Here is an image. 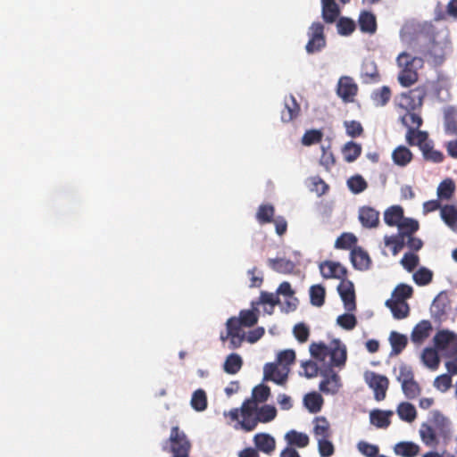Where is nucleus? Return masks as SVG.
Returning <instances> with one entry per match:
<instances>
[{"instance_id":"16","label":"nucleus","mask_w":457,"mask_h":457,"mask_svg":"<svg viewBox=\"0 0 457 457\" xmlns=\"http://www.w3.org/2000/svg\"><path fill=\"white\" fill-rule=\"evenodd\" d=\"M321 276L324 278H337L343 280L346 278L347 270L339 262L325 261L320 264Z\"/></svg>"},{"instance_id":"13","label":"nucleus","mask_w":457,"mask_h":457,"mask_svg":"<svg viewBox=\"0 0 457 457\" xmlns=\"http://www.w3.org/2000/svg\"><path fill=\"white\" fill-rule=\"evenodd\" d=\"M337 93L345 103H352L358 93V86L351 77L343 76L338 80Z\"/></svg>"},{"instance_id":"46","label":"nucleus","mask_w":457,"mask_h":457,"mask_svg":"<svg viewBox=\"0 0 457 457\" xmlns=\"http://www.w3.org/2000/svg\"><path fill=\"white\" fill-rule=\"evenodd\" d=\"M280 303L281 301L276 293H270L267 291H262L260 294L259 300L256 302V304L270 305V310L265 309V312L270 315L273 313L274 307Z\"/></svg>"},{"instance_id":"20","label":"nucleus","mask_w":457,"mask_h":457,"mask_svg":"<svg viewBox=\"0 0 457 457\" xmlns=\"http://www.w3.org/2000/svg\"><path fill=\"white\" fill-rule=\"evenodd\" d=\"M359 220L364 228H376L379 223V212L372 207L362 206L359 210Z\"/></svg>"},{"instance_id":"35","label":"nucleus","mask_w":457,"mask_h":457,"mask_svg":"<svg viewBox=\"0 0 457 457\" xmlns=\"http://www.w3.org/2000/svg\"><path fill=\"white\" fill-rule=\"evenodd\" d=\"M412 153L409 148L403 145L396 147L392 154L394 162L401 167L409 164L412 160Z\"/></svg>"},{"instance_id":"36","label":"nucleus","mask_w":457,"mask_h":457,"mask_svg":"<svg viewBox=\"0 0 457 457\" xmlns=\"http://www.w3.org/2000/svg\"><path fill=\"white\" fill-rule=\"evenodd\" d=\"M403 218V209L399 205H394L386 210L384 220L390 227H398Z\"/></svg>"},{"instance_id":"30","label":"nucleus","mask_w":457,"mask_h":457,"mask_svg":"<svg viewBox=\"0 0 457 457\" xmlns=\"http://www.w3.org/2000/svg\"><path fill=\"white\" fill-rule=\"evenodd\" d=\"M256 448L267 454L271 453L276 448V441L269 434L260 433L253 438Z\"/></svg>"},{"instance_id":"27","label":"nucleus","mask_w":457,"mask_h":457,"mask_svg":"<svg viewBox=\"0 0 457 457\" xmlns=\"http://www.w3.org/2000/svg\"><path fill=\"white\" fill-rule=\"evenodd\" d=\"M330 366L343 367L346 361V348L345 345H340L338 341L335 342L333 347H329Z\"/></svg>"},{"instance_id":"8","label":"nucleus","mask_w":457,"mask_h":457,"mask_svg":"<svg viewBox=\"0 0 457 457\" xmlns=\"http://www.w3.org/2000/svg\"><path fill=\"white\" fill-rule=\"evenodd\" d=\"M364 378L368 386L374 391L375 399L377 401L384 400L389 386L388 378L373 371L366 372Z\"/></svg>"},{"instance_id":"49","label":"nucleus","mask_w":457,"mask_h":457,"mask_svg":"<svg viewBox=\"0 0 457 457\" xmlns=\"http://www.w3.org/2000/svg\"><path fill=\"white\" fill-rule=\"evenodd\" d=\"M191 407L196 411H204L208 405L207 395L204 389L195 390L191 397Z\"/></svg>"},{"instance_id":"51","label":"nucleus","mask_w":457,"mask_h":457,"mask_svg":"<svg viewBox=\"0 0 457 457\" xmlns=\"http://www.w3.org/2000/svg\"><path fill=\"white\" fill-rule=\"evenodd\" d=\"M391 89L387 86H383L382 87L375 90L372 93L371 98L376 106H385L391 98Z\"/></svg>"},{"instance_id":"39","label":"nucleus","mask_w":457,"mask_h":457,"mask_svg":"<svg viewBox=\"0 0 457 457\" xmlns=\"http://www.w3.org/2000/svg\"><path fill=\"white\" fill-rule=\"evenodd\" d=\"M323 402L322 396L317 392L309 393L303 398L304 405L311 413L319 412L322 408Z\"/></svg>"},{"instance_id":"18","label":"nucleus","mask_w":457,"mask_h":457,"mask_svg":"<svg viewBox=\"0 0 457 457\" xmlns=\"http://www.w3.org/2000/svg\"><path fill=\"white\" fill-rule=\"evenodd\" d=\"M301 108L295 97L292 95L284 100V109L281 111V120L290 122L299 116Z\"/></svg>"},{"instance_id":"64","label":"nucleus","mask_w":457,"mask_h":457,"mask_svg":"<svg viewBox=\"0 0 457 457\" xmlns=\"http://www.w3.org/2000/svg\"><path fill=\"white\" fill-rule=\"evenodd\" d=\"M337 27L338 33L343 36H349L356 28L354 21L345 17H342L338 20Z\"/></svg>"},{"instance_id":"41","label":"nucleus","mask_w":457,"mask_h":457,"mask_svg":"<svg viewBox=\"0 0 457 457\" xmlns=\"http://www.w3.org/2000/svg\"><path fill=\"white\" fill-rule=\"evenodd\" d=\"M242 366L243 360L241 356L237 353H230L224 361L223 370L228 374L235 375L241 370Z\"/></svg>"},{"instance_id":"19","label":"nucleus","mask_w":457,"mask_h":457,"mask_svg":"<svg viewBox=\"0 0 457 457\" xmlns=\"http://www.w3.org/2000/svg\"><path fill=\"white\" fill-rule=\"evenodd\" d=\"M361 79L365 84L377 83L380 80L378 66L374 61L365 60L362 62Z\"/></svg>"},{"instance_id":"40","label":"nucleus","mask_w":457,"mask_h":457,"mask_svg":"<svg viewBox=\"0 0 457 457\" xmlns=\"http://www.w3.org/2000/svg\"><path fill=\"white\" fill-rule=\"evenodd\" d=\"M396 412L402 420L409 423L414 421L417 417V411L414 405L408 402L400 403Z\"/></svg>"},{"instance_id":"54","label":"nucleus","mask_w":457,"mask_h":457,"mask_svg":"<svg viewBox=\"0 0 457 457\" xmlns=\"http://www.w3.org/2000/svg\"><path fill=\"white\" fill-rule=\"evenodd\" d=\"M455 191L454 182L450 179L443 180L437 187V196L440 199L449 200Z\"/></svg>"},{"instance_id":"42","label":"nucleus","mask_w":457,"mask_h":457,"mask_svg":"<svg viewBox=\"0 0 457 457\" xmlns=\"http://www.w3.org/2000/svg\"><path fill=\"white\" fill-rule=\"evenodd\" d=\"M438 350L436 347H427L423 350L421 354V360L423 363L429 369L435 370L438 368L440 359L438 356Z\"/></svg>"},{"instance_id":"15","label":"nucleus","mask_w":457,"mask_h":457,"mask_svg":"<svg viewBox=\"0 0 457 457\" xmlns=\"http://www.w3.org/2000/svg\"><path fill=\"white\" fill-rule=\"evenodd\" d=\"M277 295L285 297V302L281 307L282 311L288 313L296 310L298 300L295 297V291L287 281L282 282L276 291Z\"/></svg>"},{"instance_id":"62","label":"nucleus","mask_w":457,"mask_h":457,"mask_svg":"<svg viewBox=\"0 0 457 457\" xmlns=\"http://www.w3.org/2000/svg\"><path fill=\"white\" fill-rule=\"evenodd\" d=\"M319 453L321 457H330L335 453V447L331 437H326L317 440Z\"/></svg>"},{"instance_id":"55","label":"nucleus","mask_w":457,"mask_h":457,"mask_svg":"<svg viewBox=\"0 0 457 457\" xmlns=\"http://www.w3.org/2000/svg\"><path fill=\"white\" fill-rule=\"evenodd\" d=\"M413 295V288L407 284H399L392 293L390 300H397L406 302Z\"/></svg>"},{"instance_id":"59","label":"nucleus","mask_w":457,"mask_h":457,"mask_svg":"<svg viewBox=\"0 0 457 457\" xmlns=\"http://www.w3.org/2000/svg\"><path fill=\"white\" fill-rule=\"evenodd\" d=\"M270 395V389L268 386L264 384H260L253 387L252 392V401H254L257 404L258 403H264L268 400Z\"/></svg>"},{"instance_id":"44","label":"nucleus","mask_w":457,"mask_h":457,"mask_svg":"<svg viewBox=\"0 0 457 457\" xmlns=\"http://www.w3.org/2000/svg\"><path fill=\"white\" fill-rule=\"evenodd\" d=\"M275 208L270 204H261L256 212L255 218L260 224L270 223L274 220Z\"/></svg>"},{"instance_id":"7","label":"nucleus","mask_w":457,"mask_h":457,"mask_svg":"<svg viewBox=\"0 0 457 457\" xmlns=\"http://www.w3.org/2000/svg\"><path fill=\"white\" fill-rule=\"evenodd\" d=\"M309 41L305 46L308 54L320 52L326 46L324 26L320 22H313L308 30Z\"/></svg>"},{"instance_id":"60","label":"nucleus","mask_w":457,"mask_h":457,"mask_svg":"<svg viewBox=\"0 0 457 457\" xmlns=\"http://www.w3.org/2000/svg\"><path fill=\"white\" fill-rule=\"evenodd\" d=\"M413 280L419 286H426L432 281L433 272L427 268H420L413 273Z\"/></svg>"},{"instance_id":"23","label":"nucleus","mask_w":457,"mask_h":457,"mask_svg":"<svg viewBox=\"0 0 457 457\" xmlns=\"http://www.w3.org/2000/svg\"><path fill=\"white\" fill-rule=\"evenodd\" d=\"M432 329L430 321L426 320L420 321L411 331V341L417 345L422 344L429 337Z\"/></svg>"},{"instance_id":"17","label":"nucleus","mask_w":457,"mask_h":457,"mask_svg":"<svg viewBox=\"0 0 457 457\" xmlns=\"http://www.w3.org/2000/svg\"><path fill=\"white\" fill-rule=\"evenodd\" d=\"M324 379L320 383V390L325 394H336L338 392L341 383L340 378L332 370L322 372Z\"/></svg>"},{"instance_id":"9","label":"nucleus","mask_w":457,"mask_h":457,"mask_svg":"<svg viewBox=\"0 0 457 457\" xmlns=\"http://www.w3.org/2000/svg\"><path fill=\"white\" fill-rule=\"evenodd\" d=\"M242 420L241 428L247 431H253L256 428L257 403L252 400H245L240 408Z\"/></svg>"},{"instance_id":"25","label":"nucleus","mask_w":457,"mask_h":457,"mask_svg":"<svg viewBox=\"0 0 457 457\" xmlns=\"http://www.w3.org/2000/svg\"><path fill=\"white\" fill-rule=\"evenodd\" d=\"M321 16L326 23H333L340 14V8L335 0H321Z\"/></svg>"},{"instance_id":"52","label":"nucleus","mask_w":457,"mask_h":457,"mask_svg":"<svg viewBox=\"0 0 457 457\" xmlns=\"http://www.w3.org/2000/svg\"><path fill=\"white\" fill-rule=\"evenodd\" d=\"M397 228H399V234L406 237L415 233L419 229L420 225L418 220L403 217Z\"/></svg>"},{"instance_id":"32","label":"nucleus","mask_w":457,"mask_h":457,"mask_svg":"<svg viewBox=\"0 0 457 457\" xmlns=\"http://www.w3.org/2000/svg\"><path fill=\"white\" fill-rule=\"evenodd\" d=\"M386 305L390 309L395 319L402 320L409 315L410 308L406 302L388 299Z\"/></svg>"},{"instance_id":"11","label":"nucleus","mask_w":457,"mask_h":457,"mask_svg":"<svg viewBox=\"0 0 457 457\" xmlns=\"http://www.w3.org/2000/svg\"><path fill=\"white\" fill-rule=\"evenodd\" d=\"M451 310V300L446 292H440L433 300L430 312L436 320H445Z\"/></svg>"},{"instance_id":"38","label":"nucleus","mask_w":457,"mask_h":457,"mask_svg":"<svg viewBox=\"0 0 457 457\" xmlns=\"http://www.w3.org/2000/svg\"><path fill=\"white\" fill-rule=\"evenodd\" d=\"M442 220L454 232L457 227V208L452 204H446L440 210Z\"/></svg>"},{"instance_id":"63","label":"nucleus","mask_w":457,"mask_h":457,"mask_svg":"<svg viewBox=\"0 0 457 457\" xmlns=\"http://www.w3.org/2000/svg\"><path fill=\"white\" fill-rule=\"evenodd\" d=\"M323 133L319 129H310L305 131L302 137V144L309 146L314 144H318L322 140Z\"/></svg>"},{"instance_id":"26","label":"nucleus","mask_w":457,"mask_h":457,"mask_svg":"<svg viewBox=\"0 0 457 457\" xmlns=\"http://www.w3.org/2000/svg\"><path fill=\"white\" fill-rule=\"evenodd\" d=\"M393 414L392 411L373 410L370 413V420L378 428H387L391 424L390 418Z\"/></svg>"},{"instance_id":"50","label":"nucleus","mask_w":457,"mask_h":457,"mask_svg":"<svg viewBox=\"0 0 457 457\" xmlns=\"http://www.w3.org/2000/svg\"><path fill=\"white\" fill-rule=\"evenodd\" d=\"M326 289L322 285L317 284L310 287V301L313 306L321 307L325 303Z\"/></svg>"},{"instance_id":"29","label":"nucleus","mask_w":457,"mask_h":457,"mask_svg":"<svg viewBox=\"0 0 457 457\" xmlns=\"http://www.w3.org/2000/svg\"><path fill=\"white\" fill-rule=\"evenodd\" d=\"M420 451V445L411 441L399 442L394 447L395 453L402 457H416Z\"/></svg>"},{"instance_id":"48","label":"nucleus","mask_w":457,"mask_h":457,"mask_svg":"<svg viewBox=\"0 0 457 457\" xmlns=\"http://www.w3.org/2000/svg\"><path fill=\"white\" fill-rule=\"evenodd\" d=\"M277 416V410L274 406L265 404L262 407H257V415H256V426L259 422L261 423H268L273 420Z\"/></svg>"},{"instance_id":"3","label":"nucleus","mask_w":457,"mask_h":457,"mask_svg":"<svg viewBox=\"0 0 457 457\" xmlns=\"http://www.w3.org/2000/svg\"><path fill=\"white\" fill-rule=\"evenodd\" d=\"M434 346L445 357L457 355V334L450 330H439L434 337Z\"/></svg>"},{"instance_id":"34","label":"nucleus","mask_w":457,"mask_h":457,"mask_svg":"<svg viewBox=\"0 0 457 457\" xmlns=\"http://www.w3.org/2000/svg\"><path fill=\"white\" fill-rule=\"evenodd\" d=\"M269 266L276 272L290 274L295 270V263L285 258H275L268 260Z\"/></svg>"},{"instance_id":"10","label":"nucleus","mask_w":457,"mask_h":457,"mask_svg":"<svg viewBox=\"0 0 457 457\" xmlns=\"http://www.w3.org/2000/svg\"><path fill=\"white\" fill-rule=\"evenodd\" d=\"M337 292L343 301L344 307L348 312L356 310V296L353 283L345 278L337 286Z\"/></svg>"},{"instance_id":"12","label":"nucleus","mask_w":457,"mask_h":457,"mask_svg":"<svg viewBox=\"0 0 457 457\" xmlns=\"http://www.w3.org/2000/svg\"><path fill=\"white\" fill-rule=\"evenodd\" d=\"M263 380L273 381L278 385H284L288 377V367H278V364L269 362L263 368Z\"/></svg>"},{"instance_id":"24","label":"nucleus","mask_w":457,"mask_h":457,"mask_svg":"<svg viewBox=\"0 0 457 457\" xmlns=\"http://www.w3.org/2000/svg\"><path fill=\"white\" fill-rule=\"evenodd\" d=\"M351 262L353 266L359 270H366L370 269L371 260L367 252L361 247H355L351 252Z\"/></svg>"},{"instance_id":"31","label":"nucleus","mask_w":457,"mask_h":457,"mask_svg":"<svg viewBox=\"0 0 457 457\" xmlns=\"http://www.w3.org/2000/svg\"><path fill=\"white\" fill-rule=\"evenodd\" d=\"M420 435L422 442L428 446H435L438 444V437L440 436L434 427L428 422L421 424Z\"/></svg>"},{"instance_id":"6","label":"nucleus","mask_w":457,"mask_h":457,"mask_svg":"<svg viewBox=\"0 0 457 457\" xmlns=\"http://www.w3.org/2000/svg\"><path fill=\"white\" fill-rule=\"evenodd\" d=\"M402 123L407 128L406 142L409 145L413 146L414 141L418 140V132H424L419 129L422 125L421 117L413 112V111H406V113L401 117Z\"/></svg>"},{"instance_id":"33","label":"nucleus","mask_w":457,"mask_h":457,"mask_svg":"<svg viewBox=\"0 0 457 457\" xmlns=\"http://www.w3.org/2000/svg\"><path fill=\"white\" fill-rule=\"evenodd\" d=\"M389 342L392 347L390 355H398L408 344V338L405 335L396 331H392L389 335Z\"/></svg>"},{"instance_id":"1","label":"nucleus","mask_w":457,"mask_h":457,"mask_svg":"<svg viewBox=\"0 0 457 457\" xmlns=\"http://www.w3.org/2000/svg\"><path fill=\"white\" fill-rule=\"evenodd\" d=\"M396 62L400 68L397 77L400 85L404 87L414 85L419 79L418 69L422 68L423 59L403 52L397 56Z\"/></svg>"},{"instance_id":"28","label":"nucleus","mask_w":457,"mask_h":457,"mask_svg":"<svg viewBox=\"0 0 457 457\" xmlns=\"http://www.w3.org/2000/svg\"><path fill=\"white\" fill-rule=\"evenodd\" d=\"M360 29L364 33L373 34L377 30L376 16L369 11H362L358 19Z\"/></svg>"},{"instance_id":"22","label":"nucleus","mask_w":457,"mask_h":457,"mask_svg":"<svg viewBox=\"0 0 457 457\" xmlns=\"http://www.w3.org/2000/svg\"><path fill=\"white\" fill-rule=\"evenodd\" d=\"M312 433L316 440L332 437L333 432L329 421L323 416L315 417L312 420Z\"/></svg>"},{"instance_id":"43","label":"nucleus","mask_w":457,"mask_h":457,"mask_svg":"<svg viewBox=\"0 0 457 457\" xmlns=\"http://www.w3.org/2000/svg\"><path fill=\"white\" fill-rule=\"evenodd\" d=\"M361 151L362 148L360 144L350 141L344 145L342 154L345 162H353L361 154Z\"/></svg>"},{"instance_id":"37","label":"nucleus","mask_w":457,"mask_h":457,"mask_svg":"<svg viewBox=\"0 0 457 457\" xmlns=\"http://www.w3.org/2000/svg\"><path fill=\"white\" fill-rule=\"evenodd\" d=\"M285 439L287 440L288 445L299 448H304L310 443V438L307 434L298 432L296 430L288 431L285 436Z\"/></svg>"},{"instance_id":"47","label":"nucleus","mask_w":457,"mask_h":457,"mask_svg":"<svg viewBox=\"0 0 457 457\" xmlns=\"http://www.w3.org/2000/svg\"><path fill=\"white\" fill-rule=\"evenodd\" d=\"M445 131L447 135H457V113L453 107L445 112Z\"/></svg>"},{"instance_id":"53","label":"nucleus","mask_w":457,"mask_h":457,"mask_svg":"<svg viewBox=\"0 0 457 457\" xmlns=\"http://www.w3.org/2000/svg\"><path fill=\"white\" fill-rule=\"evenodd\" d=\"M309 349L311 355L320 361H324L329 353V347L323 342L312 343Z\"/></svg>"},{"instance_id":"61","label":"nucleus","mask_w":457,"mask_h":457,"mask_svg":"<svg viewBox=\"0 0 457 457\" xmlns=\"http://www.w3.org/2000/svg\"><path fill=\"white\" fill-rule=\"evenodd\" d=\"M357 242L356 237L352 233H343L337 237L335 247L337 249H350Z\"/></svg>"},{"instance_id":"45","label":"nucleus","mask_w":457,"mask_h":457,"mask_svg":"<svg viewBox=\"0 0 457 457\" xmlns=\"http://www.w3.org/2000/svg\"><path fill=\"white\" fill-rule=\"evenodd\" d=\"M258 312L259 311L255 308L253 310H242L239 312L237 321L243 327L251 328L258 322Z\"/></svg>"},{"instance_id":"5","label":"nucleus","mask_w":457,"mask_h":457,"mask_svg":"<svg viewBox=\"0 0 457 457\" xmlns=\"http://www.w3.org/2000/svg\"><path fill=\"white\" fill-rule=\"evenodd\" d=\"M417 136L418 140L414 141V145L419 146L422 153L423 158L426 161L435 163L443 162L445 160V155L441 151L434 149L433 141L428 139V133L418 132Z\"/></svg>"},{"instance_id":"58","label":"nucleus","mask_w":457,"mask_h":457,"mask_svg":"<svg viewBox=\"0 0 457 457\" xmlns=\"http://www.w3.org/2000/svg\"><path fill=\"white\" fill-rule=\"evenodd\" d=\"M401 386L405 397L411 400L417 398L421 393V387L414 378Z\"/></svg>"},{"instance_id":"56","label":"nucleus","mask_w":457,"mask_h":457,"mask_svg":"<svg viewBox=\"0 0 457 457\" xmlns=\"http://www.w3.org/2000/svg\"><path fill=\"white\" fill-rule=\"evenodd\" d=\"M384 241L386 246L392 247L394 255H396L405 245V237L399 233L395 236H386Z\"/></svg>"},{"instance_id":"2","label":"nucleus","mask_w":457,"mask_h":457,"mask_svg":"<svg viewBox=\"0 0 457 457\" xmlns=\"http://www.w3.org/2000/svg\"><path fill=\"white\" fill-rule=\"evenodd\" d=\"M162 450L171 454H189L191 443L187 435L178 426L171 428L169 438L162 445Z\"/></svg>"},{"instance_id":"57","label":"nucleus","mask_w":457,"mask_h":457,"mask_svg":"<svg viewBox=\"0 0 457 457\" xmlns=\"http://www.w3.org/2000/svg\"><path fill=\"white\" fill-rule=\"evenodd\" d=\"M347 187L353 194H360L368 187L367 181L361 175H354L348 179Z\"/></svg>"},{"instance_id":"14","label":"nucleus","mask_w":457,"mask_h":457,"mask_svg":"<svg viewBox=\"0 0 457 457\" xmlns=\"http://www.w3.org/2000/svg\"><path fill=\"white\" fill-rule=\"evenodd\" d=\"M228 337H229V349H237L241 346L245 338L242 325L237 321V317L229 318L226 322Z\"/></svg>"},{"instance_id":"4","label":"nucleus","mask_w":457,"mask_h":457,"mask_svg":"<svg viewBox=\"0 0 457 457\" xmlns=\"http://www.w3.org/2000/svg\"><path fill=\"white\" fill-rule=\"evenodd\" d=\"M427 96L425 86H418L408 92H403L398 96V106L405 111H414L423 104Z\"/></svg>"},{"instance_id":"21","label":"nucleus","mask_w":457,"mask_h":457,"mask_svg":"<svg viewBox=\"0 0 457 457\" xmlns=\"http://www.w3.org/2000/svg\"><path fill=\"white\" fill-rule=\"evenodd\" d=\"M428 423L434 427L439 436L445 438L449 435V420L439 411L431 412Z\"/></svg>"}]
</instances>
